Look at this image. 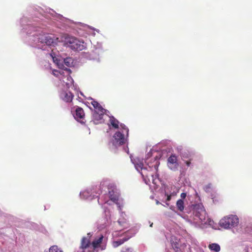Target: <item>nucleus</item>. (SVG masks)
<instances>
[{
  "instance_id": "f257e3e1",
  "label": "nucleus",
  "mask_w": 252,
  "mask_h": 252,
  "mask_svg": "<svg viewBox=\"0 0 252 252\" xmlns=\"http://www.w3.org/2000/svg\"><path fill=\"white\" fill-rule=\"evenodd\" d=\"M65 44L74 50L82 51L86 48L84 41H80L72 36H67L65 38Z\"/></svg>"
},
{
  "instance_id": "f03ea898",
  "label": "nucleus",
  "mask_w": 252,
  "mask_h": 252,
  "mask_svg": "<svg viewBox=\"0 0 252 252\" xmlns=\"http://www.w3.org/2000/svg\"><path fill=\"white\" fill-rule=\"evenodd\" d=\"M239 223V219L236 215H231L227 217H224L220 221V225L224 228H229L232 227H235Z\"/></svg>"
},
{
  "instance_id": "7ed1b4c3",
  "label": "nucleus",
  "mask_w": 252,
  "mask_h": 252,
  "mask_svg": "<svg viewBox=\"0 0 252 252\" xmlns=\"http://www.w3.org/2000/svg\"><path fill=\"white\" fill-rule=\"evenodd\" d=\"M194 214V216L197 218L201 221H204L207 217L206 212L204 207L199 205L195 206Z\"/></svg>"
},
{
  "instance_id": "20e7f679",
  "label": "nucleus",
  "mask_w": 252,
  "mask_h": 252,
  "mask_svg": "<svg viewBox=\"0 0 252 252\" xmlns=\"http://www.w3.org/2000/svg\"><path fill=\"white\" fill-rule=\"evenodd\" d=\"M91 104L94 106L96 112V114L94 115V117H98L99 119H102V115L104 113L105 109L96 101L92 99Z\"/></svg>"
},
{
  "instance_id": "39448f33",
  "label": "nucleus",
  "mask_w": 252,
  "mask_h": 252,
  "mask_svg": "<svg viewBox=\"0 0 252 252\" xmlns=\"http://www.w3.org/2000/svg\"><path fill=\"white\" fill-rule=\"evenodd\" d=\"M124 133L121 132V131L116 132L113 135V144L117 145H122L126 143V138L125 137Z\"/></svg>"
},
{
  "instance_id": "423d86ee",
  "label": "nucleus",
  "mask_w": 252,
  "mask_h": 252,
  "mask_svg": "<svg viewBox=\"0 0 252 252\" xmlns=\"http://www.w3.org/2000/svg\"><path fill=\"white\" fill-rule=\"evenodd\" d=\"M168 166L173 170H176L178 167L177 157L175 155H171L168 158Z\"/></svg>"
},
{
  "instance_id": "0eeeda50",
  "label": "nucleus",
  "mask_w": 252,
  "mask_h": 252,
  "mask_svg": "<svg viewBox=\"0 0 252 252\" xmlns=\"http://www.w3.org/2000/svg\"><path fill=\"white\" fill-rule=\"evenodd\" d=\"M132 235L130 233L129 231H126L125 233V237L122 239H120L117 241H114L113 243V245L115 247H117L122 244H123L124 242L127 241L129 240L131 237H132Z\"/></svg>"
},
{
  "instance_id": "6e6552de",
  "label": "nucleus",
  "mask_w": 252,
  "mask_h": 252,
  "mask_svg": "<svg viewBox=\"0 0 252 252\" xmlns=\"http://www.w3.org/2000/svg\"><path fill=\"white\" fill-rule=\"evenodd\" d=\"M92 244L91 240H89V237H83L81 241L80 249L82 250V252H85V250L89 248Z\"/></svg>"
},
{
  "instance_id": "1a4fd4ad",
  "label": "nucleus",
  "mask_w": 252,
  "mask_h": 252,
  "mask_svg": "<svg viewBox=\"0 0 252 252\" xmlns=\"http://www.w3.org/2000/svg\"><path fill=\"white\" fill-rule=\"evenodd\" d=\"M74 95L70 92L63 91L60 94V97L64 101L68 102H71L73 98Z\"/></svg>"
},
{
  "instance_id": "9d476101",
  "label": "nucleus",
  "mask_w": 252,
  "mask_h": 252,
  "mask_svg": "<svg viewBox=\"0 0 252 252\" xmlns=\"http://www.w3.org/2000/svg\"><path fill=\"white\" fill-rule=\"evenodd\" d=\"M103 239V236L101 235L98 238H95L92 242V246L94 250H96L97 248L100 247V245L102 243V240Z\"/></svg>"
},
{
  "instance_id": "9b49d317",
  "label": "nucleus",
  "mask_w": 252,
  "mask_h": 252,
  "mask_svg": "<svg viewBox=\"0 0 252 252\" xmlns=\"http://www.w3.org/2000/svg\"><path fill=\"white\" fill-rule=\"evenodd\" d=\"M41 43H44L47 45H51L54 43V39L49 35H45L39 38Z\"/></svg>"
},
{
  "instance_id": "f8f14e48",
  "label": "nucleus",
  "mask_w": 252,
  "mask_h": 252,
  "mask_svg": "<svg viewBox=\"0 0 252 252\" xmlns=\"http://www.w3.org/2000/svg\"><path fill=\"white\" fill-rule=\"evenodd\" d=\"M85 113L83 109L80 107H77L75 110V119L78 120L79 119H83Z\"/></svg>"
},
{
  "instance_id": "ddd939ff",
  "label": "nucleus",
  "mask_w": 252,
  "mask_h": 252,
  "mask_svg": "<svg viewBox=\"0 0 252 252\" xmlns=\"http://www.w3.org/2000/svg\"><path fill=\"white\" fill-rule=\"evenodd\" d=\"M176 206L178 210L183 212L185 208L184 201L183 199H179L176 202Z\"/></svg>"
},
{
  "instance_id": "4468645a",
  "label": "nucleus",
  "mask_w": 252,
  "mask_h": 252,
  "mask_svg": "<svg viewBox=\"0 0 252 252\" xmlns=\"http://www.w3.org/2000/svg\"><path fill=\"white\" fill-rule=\"evenodd\" d=\"M208 247L211 251H214L215 252H219L220 250V245L217 243L210 244Z\"/></svg>"
},
{
  "instance_id": "2eb2a0df",
  "label": "nucleus",
  "mask_w": 252,
  "mask_h": 252,
  "mask_svg": "<svg viewBox=\"0 0 252 252\" xmlns=\"http://www.w3.org/2000/svg\"><path fill=\"white\" fill-rule=\"evenodd\" d=\"M110 122L112 126L115 128H119V121L116 119L114 117H111L110 118Z\"/></svg>"
},
{
  "instance_id": "dca6fc26",
  "label": "nucleus",
  "mask_w": 252,
  "mask_h": 252,
  "mask_svg": "<svg viewBox=\"0 0 252 252\" xmlns=\"http://www.w3.org/2000/svg\"><path fill=\"white\" fill-rule=\"evenodd\" d=\"M108 194L111 200L114 202L118 200V196L114 193V191L113 190L109 191Z\"/></svg>"
},
{
  "instance_id": "f3484780",
  "label": "nucleus",
  "mask_w": 252,
  "mask_h": 252,
  "mask_svg": "<svg viewBox=\"0 0 252 252\" xmlns=\"http://www.w3.org/2000/svg\"><path fill=\"white\" fill-rule=\"evenodd\" d=\"M49 252H63L57 246L54 245L51 246L49 249Z\"/></svg>"
},
{
  "instance_id": "a211bd4d",
  "label": "nucleus",
  "mask_w": 252,
  "mask_h": 252,
  "mask_svg": "<svg viewBox=\"0 0 252 252\" xmlns=\"http://www.w3.org/2000/svg\"><path fill=\"white\" fill-rule=\"evenodd\" d=\"M64 63L67 66H70L73 63V60L71 58H66L64 59Z\"/></svg>"
},
{
  "instance_id": "6ab92c4d",
  "label": "nucleus",
  "mask_w": 252,
  "mask_h": 252,
  "mask_svg": "<svg viewBox=\"0 0 252 252\" xmlns=\"http://www.w3.org/2000/svg\"><path fill=\"white\" fill-rule=\"evenodd\" d=\"M190 155L188 152H184L181 155V158L183 160H185L187 159H188L190 158Z\"/></svg>"
},
{
  "instance_id": "aec40b11",
  "label": "nucleus",
  "mask_w": 252,
  "mask_h": 252,
  "mask_svg": "<svg viewBox=\"0 0 252 252\" xmlns=\"http://www.w3.org/2000/svg\"><path fill=\"white\" fill-rule=\"evenodd\" d=\"M120 127L123 129V133H125L126 134V136L127 137L128 135V128L126 127V126L124 124H121Z\"/></svg>"
},
{
  "instance_id": "412c9836",
  "label": "nucleus",
  "mask_w": 252,
  "mask_h": 252,
  "mask_svg": "<svg viewBox=\"0 0 252 252\" xmlns=\"http://www.w3.org/2000/svg\"><path fill=\"white\" fill-rule=\"evenodd\" d=\"M136 168L137 170L139 169L141 170H147V168L144 167V164L142 162H140L139 163H137L136 165Z\"/></svg>"
},
{
  "instance_id": "4be33fe9",
  "label": "nucleus",
  "mask_w": 252,
  "mask_h": 252,
  "mask_svg": "<svg viewBox=\"0 0 252 252\" xmlns=\"http://www.w3.org/2000/svg\"><path fill=\"white\" fill-rule=\"evenodd\" d=\"M176 195V193H172L171 194H167L166 193H165V195L167 196V198H166V201H169L171 199V196L172 195Z\"/></svg>"
},
{
  "instance_id": "5701e85b",
  "label": "nucleus",
  "mask_w": 252,
  "mask_h": 252,
  "mask_svg": "<svg viewBox=\"0 0 252 252\" xmlns=\"http://www.w3.org/2000/svg\"><path fill=\"white\" fill-rule=\"evenodd\" d=\"M192 160V159L190 158L188 159V160H184L186 164V165H187V166H188V167L190 166V164H191V161Z\"/></svg>"
},
{
  "instance_id": "b1692460",
  "label": "nucleus",
  "mask_w": 252,
  "mask_h": 252,
  "mask_svg": "<svg viewBox=\"0 0 252 252\" xmlns=\"http://www.w3.org/2000/svg\"><path fill=\"white\" fill-rule=\"evenodd\" d=\"M53 74L55 76H58L60 74H61L60 72L57 70H53Z\"/></svg>"
},
{
  "instance_id": "393cba45",
  "label": "nucleus",
  "mask_w": 252,
  "mask_h": 252,
  "mask_svg": "<svg viewBox=\"0 0 252 252\" xmlns=\"http://www.w3.org/2000/svg\"><path fill=\"white\" fill-rule=\"evenodd\" d=\"M186 196H187V194L186 193H185V192L182 193L181 194V197L182 198L181 199H183V200L184 199L186 198Z\"/></svg>"
},
{
  "instance_id": "a878e982",
  "label": "nucleus",
  "mask_w": 252,
  "mask_h": 252,
  "mask_svg": "<svg viewBox=\"0 0 252 252\" xmlns=\"http://www.w3.org/2000/svg\"><path fill=\"white\" fill-rule=\"evenodd\" d=\"M123 252H132V251L130 248H127L125 251H123Z\"/></svg>"
},
{
  "instance_id": "bb28decb",
  "label": "nucleus",
  "mask_w": 252,
  "mask_h": 252,
  "mask_svg": "<svg viewBox=\"0 0 252 252\" xmlns=\"http://www.w3.org/2000/svg\"><path fill=\"white\" fill-rule=\"evenodd\" d=\"M92 234L91 233H88L87 234V236H86L85 237H89V240H90V238H91V237L92 236Z\"/></svg>"
},
{
  "instance_id": "cd10ccee",
  "label": "nucleus",
  "mask_w": 252,
  "mask_h": 252,
  "mask_svg": "<svg viewBox=\"0 0 252 252\" xmlns=\"http://www.w3.org/2000/svg\"><path fill=\"white\" fill-rule=\"evenodd\" d=\"M51 55L52 56V57L53 58V60L54 62H55V58L53 57L52 54Z\"/></svg>"
},
{
  "instance_id": "c85d7f7f",
  "label": "nucleus",
  "mask_w": 252,
  "mask_h": 252,
  "mask_svg": "<svg viewBox=\"0 0 252 252\" xmlns=\"http://www.w3.org/2000/svg\"><path fill=\"white\" fill-rule=\"evenodd\" d=\"M104 249H105V247H101V250H104Z\"/></svg>"
},
{
  "instance_id": "c756f323",
  "label": "nucleus",
  "mask_w": 252,
  "mask_h": 252,
  "mask_svg": "<svg viewBox=\"0 0 252 252\" xmlns=\"http://www.w3.org/2000/svg\"><path fill=\"white\" fill-rule=\"evenodd\" d=\"M159 203H160L159 202V201H157V204H159Z\"/></svg>"
},
{
  "instance_id": "7c9ffc66",
  "label": "nucleus",
  "mask_w": 252,
  "mask_h": 252,
  "mask_svg": "<svg viewBox=\"0 0 252 252\" xmlns=\"http://www.w3.org/2000/svg\"><path fill=\"white\" fill-rule=\"evenodd\" d=\"M152 225H153V223H152L151 225H150V226L152 227Z\"/></svg>"
}]
</instances>
